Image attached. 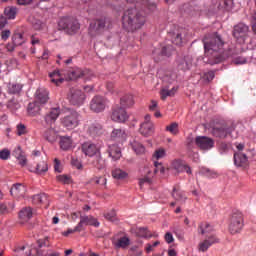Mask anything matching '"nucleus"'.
Segmentation results:
<instances>
[{"instance_id":"1","label":"nucleus","mask_w":256,"mask_h":256,"mask_svg":"<svg viewBox=\"0 0 256 256\" xmlns=\"http://www.w3.org/2000/svg\"><path fill=\"white\" fill-rule=\"evenodd\" d=\"M202 41L204 45V56L207 57V63L210 65H217V63H221L225 59H229V57L235 55L233 49H225L227 42L217 32L205 35Z\"/></svg>"},{"instance_id":"2","label":"nucleus","mask_w":256,"mask_h":256,"mask_svg":"<svg viewBox=\"0 0 256 256\" xmlns=\"http://www.w3.org/2000/svg\"><path fill=\"white\" fill-rule=\"evenodd\" d=\"M145 23H147V18L143 12L135 8L126 10L122 16V27L127 33H137L143 29Z\"/></svg>"},{"instance_id":"3","label":"nucleus","mask_w":256,"mask_h":256,"mask_svg":"<svg viewBox=\"0 0 256 256\" xmlns=\"http://www.w3.org/2000/svg\"><path fill=\"white\" fill-rule=\"evenodd\" d=\"M58 29L64 31L67 35H75L81 29V24L74 18L64 17L58 22Z\"/></svg>"},{"instance_id":"4","label":"nucleus","mask_w":256,"mask_h":256,"mask_svg":"<svg viewBox=\"0 0 256 256\" xmlns=\"http://www.w3.org/2000/svg\"><path fill=\"white\" fill-rule=\"evenodd\" d=\"M107 25V18L101 17L90 22L88 27V34L90 37H97V35H101L103 31H105V27Z\"/></svg>"},{"instance_id":"5","label":"nucleus","mask_w":256,"mask_h":256,"mask_svg":"<svg viewBox=\"0 0 256 256\" xmlns=\"http://www.w3.org/2000/svg\"><path fill=\"white\" fill-rule=\"evenodd\" d=\"M67 99L71 105L81 107L85 103V92L79 88H71Z\"/></svg>"},{"instance_id":"6","label":"nucleus","mask_w":256,"mask_h":256,"mask_svg":"<svg viewBox=\"0 0 256 256\" xmlns=\"http://www.w3.org/2000/svg\"><path fill=\"white\" fill-rule=\"evenodd\" d=\"M61 124L68 130H73L79 126V112L73 110L61 118Z\"/></svg>"},{"instance_id":"7","label":"nucleus","mask_w":256,"mask_h":256,"mask_svg":"<svg viewBox=\"0 0 256 256\" xmlns=\"http://www.w3.org/2000/svg\"><path fill=\"white\" fill-rule=\"evenodd\" d=\"M243 225V214L234 213L230 219L229 232L231 235H237V233H241L243 230Z\"/></svg>"},{"instance_id":"8","label":"nucleus","mask_w":256,"mask_h":256,"mask_svg":"<svg viewBox=\"0 0 256 256\" xmlns=\"http://www.w3.org/2000/svg\"><path fill=\"white\" fill-rule=\"evenodd\" d=\"M193 61L192 55L178 56L176 59L177 69H179V71H190L193 67Z\"/></svg>"},{"instance_id":"9","label":"nucleus","mask_w":256,"mask_h":256,"mask_svg":"<svg viewBox=\"0 0 256 256\" xmlns=\"http://www.w3.org/2000/svg\"><path fill=\"white\" fill-rule=\"evenodd\" d=\"M111 119L115 123H125V121H128L129 119V114H127V110H125V108L117 105L112 109Z\"/></svg>"},{"instance_id":"10","label":"nucleus","mask_w":256,"mask_h":256,"mask_svg":"<svg viewBox=\"0 0 256 256\" xmlns=\"http://www.w3.org/2000/svg\"><path fill=\"white\" fill-rule=\"evenodd\" d=\"M106 106L107 100L103 96L96 95L90 102V109L94 113H101L102 111H105Z\"/></svg>"},{"instance_id":"11","label":"nucleus","mask_w":256,"mask_h":256,"mask_svg":"<svg viewBox=\"0 0 256 256\" xmlns=\"http://www.w3.org/2000/svg\"><path fill=\"white\" fill-rule=\"evenodd\" d=\"M248 33L249 26H247L245 23H238L234 26L233 37L237 39V41H240V43H243L245 41Z\"/></svg>"},{"instance_id":"12","label":"nucleus","mask_w":256,"mask_h":256,"mask_svg":"<svg viewBox=\"0 0 256 256\" xmlns=\"http://www.w3.org/2000/svg\"><path fill=\"white\" fill-rule=\"evenodd\" d=\"M195 143L197 147H199L203 151H209V149H213V147H215V140L207 136L196 137Z\"/></svg>"},{"instance_id":"13","label":"nucleus","mask_w":256,"mask_h":256,"mask_svg":"<svg viewBox=\"0 0 256 256\" xmlns=\"http://www.w3.org/2000/svg\"><path fill=\"white\" fill-rule=\"evenodd\" d=\"M85 225H91L92 227H99L100 223L93 216L80 215V222L77 224V231H84Z\"/></svg>"},{"instance_id":"14","label":"nucleus","mask_w":256,"mask_h":256,"mask_svg":"<svg viewBox=\"0 0 256 256\" xmlns=\"http://www.w3.org/2000/svg\"><path fill=\"white\" fill-rule=\"evenodd\" d=\"M211 134L213 135V137L225 139L227 135H231V128L225 124L216 125L212 127Z\"/></svg>"},{"instance_id":"15","label":"nucleus","mask_w":256,"mask_h":256,"mask_svg":"<svg viewBox=\"0 0 256 256\" xmlns=\"http://www.w3.org/2000/svg\"><path fill=\"white\" fill-rule=\"evenodd\" d=\"M81 149H82V152L88 157H95L98 153H101L97 148V145H95L92 142H84L82 144Z\"/></svg>"},{"instance_id":"16","label":"nucleus","mask_w":256,"mask_h":256,"mask_svg":"<svg viewBox=\"0 0 256 256\" xmlns=\"http://www.w3.org/2000/svg\"><path fill=\"white\" fill-rule=\"evenodd\" d=\"M59 115H61V108H51L50 111L45 115V123L51 127L55 121L59 118Z\"/></svg>"},{"instance_id":"17","label":"nucleus","mask_w":256,"mask_h":256,"mask_svg":"<svg viewBox=\"0 0 256 256\" xmlns=\"http://www.w3.org/2000/svg\"><path fill=\"white\" fill-rule=\"evenodd\" d=\"M59 115H61V108H51L50 111L45 115V123L51 127L55 121L59 118Z\"/></svg>"},{"instance_id":"18","label":"nucleus","mask_w":256,"mask_h":256,"mask_svg":"<svg viewBox=\"0 0 256 256\" xmlns=\"http://www.w3.org/2000/svg\"><path fill=\"white\" fill-rule=\"evenodd\" d=\"M110 137L112 141L124 143V141H127V132L123 128H114L111 132Z\"/></svg>"},{"instance_id":"19","label":"nucleus","mask_w":256,"mask_h":256,"mask_svg":"<svg viewBox=\"0 0 256 256\" xmlns=\"http://www.w3.org/2000/svg\"><path fill=\"white\" fill-rule=\"evenodd\" d=\"M10 193L16 199H23L27 193V187L21 183L14 184L10 190Z\"/></svg>"},{"instance_id":"20","label":"nucleus","mask_w":256,"mask_h":256,"mask_svg":"<svg viewBox=\"0 0 256 256\" xmlns=\"http://www.w3.org/2000/svg\"><path fill=\"white\" fill-rule=\"evenodd\" d=\"M87 75H89V70H81V68H76L67 72L66 79H68V81H75V79H81V77L87 78Z\"/></svg>"},{"instance_id":"21","label":"nucleus","mask_w":256,"mask_h":256,"mask_svg":"<svg viewBox=\"0 0 256 256\" xmlns=\"http://www.w3.org/2000/svg\"><path fill=\"white\" fill-rule=\"evenodd\" d=\"M129 145H130L132 151H134V153H136V155L145 154V146L139 141V138H137V137L132 138L129 141Z\"/></svg>"},{"instance_id":"22","label":"nucleus","mask_w":256,"mask_h":256,"mask_svg":"<svg viewBox=\"0 0 256 256\" xmlns=\"http://www.w3.org/2000/svg\"><path fill=\"white\" fill-rule=\"evenodd\" d=\"M87 133L92 137L103 135V125L99 124V122H93L88 126Z\"/></svg>"},{"instance_id":"23","label":"nucleus","mask_w":256,"mask_h":256,"mask_svg":"<svg viewBox=\"0 0 256 256\" xmlns=\"http://www.w3.org/2000/svg\"><path fill=\"white\" fill-rule=\"evenodd\" d=\"M234 165L236 167H247L249 165V159L244 153L238 152L234 154Z\"/></svg>"},{"instance_id":"24","label":"nucleus","mask_w":256,"mask_h":256,"mask_svg":"<svg viewBox=\"0 0 256 256\" xmlns=\"http://www.w3.org/2000/svg\"><path fill=\"white\" fill-rule=\"evenodd\" d=\"M172 167L173 169H175V171H177V173H184L185 171L186 173H188V175H191V167L185 164V162H183L182 160H175L172 163Z\"/></svg>"},{"instance_id":"25","label":"nucleus","mask_w":256,"mask_h":256,"mask_svg":"<svg viewBox=\"0 0 256 256\" xmlns=\"http://www.w3.org/2000/svg\"><path fill=\"white\" fill-rule=\"evenodd\" d=\"M108 154L113 161H119L121 159V148L116 144H112L108 148Z\"/></svg>"},{"instance_id":"26","label":"nucleus","mask_w":256,"mask_h":256,"mask_svg":"<svg viewBox=\"0 0 256 256\" xmlns=\"http://www.w3.org/2000/svg\"><path fill=\"white\" fill-rule=\"evenodd\" d=\"M133 105H135V100L133 98V95L125 94L120 98V107H122L123 109L133 107Z\"/></svg>"},{"instance_id":"27","label":"nucleus","mask_w":256,"mask_h":256,"mask_svg":"<svg viewBox=\"0 0 256 256\" xmlns=\"http://www.w3.org/2000/svg\"><path fill=\"white\" fill-rule=\"evenodd\" d=\"M36 99L41 103L42 105H45L47 101H49V91L45 88H39L36 91Z\"/></svg>"},{"instance_id":"28","label":"nucleus","mask_w":256,"mask_h":256,"mask_svg":"<svg viewBox=\"0 0 256 256\" xmlns=\"http://www.w3.org/2000/svg\"><path fill=\"white\" fill-rule=\"evenodd\" d=\"M33 217V209L31 207H25L19 212V219L22 223H27Z\"/></svg>"},{"instance_id":"29","label":"nucleus","mask_w":256,"mask_h":256,"mask_svg":"<svg viewBox=\"0 0 256 256\" xmlns=\"http://www.w3.org/2000/svg\"><path fill=\"white\" fill-rule=\"evenodd\" d=\"M7 87L9 95H19L23 91V84L21 83L9 82Z\"/></svg>"},{"instance_id":"30","label":"nucleus","mask_w":256,"mask_h":256,"mask_svg":"<svg viewBox=\"0 0 256 256\" xmlns=\"http://www.w3.org/2000/svg\"><path fill=\"white\" fill-rule=\"evenodd\" d=\"M139 132L144 137H149V135H151V133H153V123H151L149 121H146V122L142 123L140 125Z\"/></svg>"},{"instance_id":"31","label":"nucleus","mask_w":256,"mask_h":256,"mask_svg":"<svg viewBox=\"0 0 256 256\" xmlns=\"http://www.w3.org/2000/svg\"><path fill=\"white\" fill-rule=\"evenodd\" d=\"M210 239H213V241L209 242V240L205 239L203 242L199 244V251L205 252L207 251V249L211 247V245H215V243H219V238H217V236L215 235H211Z\"/></svg>"},{"instance_id":"32","label":"nucleus","mask_w":256,"mask_h":256,"mask_svg":"<svg viewBox=\"0 0 256 256\" xmlns=\"http://www.w3.org/2000/svg\"><path fill=\"white\" fill-rule=\"evenodd\" d=\"M91 165L95 167V169H98V171H101L105 167V160L101 156V152L96 154L93 158Z\"/></svg>"},{"instance_id":"33","label":"nucleus","mask_w":256,"mask_h":256,"mask_svg":"<svg viewBox=\"0 0 256 256\" xmlns=\"http://www.w3.org/2000/svg\"><path fill=\"white\" fill-rule=\"evenodd\" d=\"M71 145H73L71 137L60 136V149L63 151H69V149H71Z\"/></svg>"},{"instance_id":"34","label":"nucleus","mask_w":256,"mask_h":256,"mask_svg":"<svg viewBox=\"0 0 256 256\" xmlns=\"http://www.w3.org/2000/svg\"><path fill=\"white\" fill-rule=\"evenodd\" d=\"M28 115L31 117H35V115H39V111H41V107L39 106V102H31L28 104Z\"/></svg>"},{"instance_id":"35","label":"nucleus","mask_w":256,"mask_h":256,"mask_svg":"<svg viewBox=\"0 0 256 256\" xmlns=\"http://www.w3.org/2000/svg\"><path fill=\"white\" fill-rule=\"evenodd\" d=\"M49 77L51 82L57 86L61 85V83L65 81V79L61 77V72H59V70H55L54 72L50 73Z\"/></svg>"},{"instance_id":"36","label":"nucleus","mask_w":256,"mask_h":256,"mask_svg":"<svg viewBox=\"0 0 256 256\" xmlns=\"http://www.w3.org/2000/svg\"><path fill=\"white\" fill-rule=\"evenodd\" d=\"M130 240L127 237H122L118 239L117 241H113V245L116 249H126V247H129Z\"/></svg>"},{"instance_id":"37","label":"nucleus","mask_w":256,"mask_h":256,"mask_svg":"<svg viewBox=\"0 0 256 256\" xmlns=\"http://www.w3.org/2000/svg\"><path fill=\"white\" fill-rule=\"evenodd\" d=\"M43 137L48 143H55L57 141V132L54 129H48L44 132Z\"/></svg>"},{"instance_id":"38","label":"nucleus","mask_w":256,"mask_h":256,"mask_svg":"<svg viewBox=\"0 0 256 256\" xmlns=\"http://www.w3.org/2000/svg\"><path fill=\"white\" fill-rule=\"evenodd\" d=\"M211 232H213V226H211L207 222L201 223L198 227V233H200L201 235H207L208 233Z\"/></svg>"},{"instance_id":"39","label":"nucleus","mask_w":256,"mask_h":256,"mask_svg":"<svg viewBox=\"0 0 256 256\" xmlns=\"http://www.w3.org/2000/svg\"><path fill=\"white\" fill-rule=\"evenodd\" d=\"M32 203L34 205H43L47 203V195L46 194H37L32 197Z\"/></svg>"},{"instance_id":"40","label":"nucleus","mask_w":256,"mask_h":256,"mask_svg":"<svg viewBox=\"0 0 256 256\" xmlns=\"http://www.w3.org/2000/svg\"><path fill=\"white\" fill-rule=\"evenodd\" d=\"M172 197L173 199H175V201H182V203H185V201H187V197L185 196V194L175 187L172 191Z\"/></svg>"},{"instance_id":"41","label":"nucleus","mask_w":256,"mask_h":256,"mask_svg":"<svg viewBox=\"0 0 256 256\" xmlns=\"http://www.w3.org/2000/svg\"><path fill=\"white\" fill-rule=\"evenodd\" d=\"M129 174H127V172L116 168L115 170L112 171V177L114 179H118V180H123V179H127Z\"/></svg>"},{"instance_id":"42","label":"nucleus","mask_w":256,"mask_h":256,"mask_svg":"<svg viewBox=\"0 0 256 256\" xmlns=\"http://www.w3.org/2000/svg\"><path fill=\"white\" fill-rule=\"evenodd\" d=\"M177 93V88H172L171 90L168 89H162L160 94H161V100L165 101L167 97H173Z\"/></svg>"},{"instance_id":"43","label":"nucleus","mask_w":256,"mask_h":256,"mask_svg":"<svg viewBox=\"0 0 256 256\" xmlns=\"http://www.w3.org/2000/svg\"><path fill=\"white\" fill-rule=\"evenodd\" d=\"M47 171H49V166L47 165V162L42 161L37 164L36 173L38 175H43V173H47Z\"/></svg>"},{"instance_id":"44","label":"nucleus","mask_w":256,"mask_h":256,"mask_svg":"<svg viewBox=\"0 0 256 256\" xmlns=\"http://www.w3.org/2000/svg\"><path fill=\"white\" fill-rule=\"evenodd\" d=\"M12 42L16 47H19V45H23V43H25V38L23 37V34L15 33L12 36Z\"/></svg>"},{"instance_id":"45","label":"nucleus","mask_w":256,"mask_h":256,"mask_svg":"<svg viewBox=\"0 0 256 256\" xmlns=\"http://www.w3.org/2000/svg\"><path fill=\"white\" fill-rule=\"evenodd\" d=\"M4 14L8 19H15L17 15V8L13 6L6 7L4 10Z\"/></svg>"},{"instance_id":"46","label":"nucleus","mask_w":256,"mask_h":256,"mask_svg":"<svg viewBox=\"0 0 256 256\" xmlns=\"http://www.w3.org/2000/svg\"><path fill=\"white\" fill-rule=\"evenodd\" d=\"M166 131L171 133V135H179V123L173 122L170 125L166 126Z\"/></svg>"},{"instance_id":"47","label":"nucleus","mask_w":256,"mask_h":256,"mask_svg":"<svg viewBox=\"0 0 256 256\" xmlns=\"http://www.w3.org/2000/svg\"><path fill=\"white\" fill-rule=\"evenodd\" d=\"M137 235L138 237H142L144 239H149L153 237V234H151V232H149V230L145 227L139 228L137 230Z\"/></svg>"},{"instance_id":"48","label":"nucleus","mask_w":256,"mask_h":256,"mask_svg":"<svg viewBox=\"0 0 256 256\" xmlns=\"http://www.w3.org/2000/svg\"><path fill=\"white\" fill-rule=\"evenodd\" d=\"M104 217L107 219V221H111L112 223H118L119 221V219H117V212H115V210L105 213Z\"/></svg>"},{"instance_id":"49","label":"nucleus","mask_w":256,"mask_h":256,"mask_svg":"<svg viewBox=\"0 0 256 256\" xmlns=\"http://www.w3.org/2000/svg\"><path fill=\"white\" fill-rule=\"evenodd\" d=\"M133 1H136L137 3H143V5H145V7L149 9V11H155V9H157V4H155V2H151L149 0H133Z\"/></svg>"},{"instance_id":"50","label":"nucleus","mask_w":256,"mask_h":256,"mask_svg":"<svg viewBox=\"0 0 256 256\" xmlns=\"http://www.w3.org/2000/svg\"><path fill=\"white\" fill-rule=\"evenodd\" d=\"M16 135L21 137V135H27V126L25 124L20 123L16 126Z\"/></svg>"},{"instance_id":"51","label":"nucleus","mask_w":256,"mask_h":256,"mask_svg":"<svg viewBox=\"0 0 256 256\" xmlns=\"http://www.w3.org/2000/svg\"><path fill=\"white\" fill-rule=\"evenodd\" d=\"M37 245L40 249L43 247H51V243H49V236H46L43 239L37 240Z\"/></svg>"},{"instance_id":"52","label":"nucleus","mask_w":256,"mask_h":256,"mask_svg":"<svg viewBox=\"0 0 256 256\" xmlns=\"http://www.w3.org/2000/svg\"><path fill=\"white\" fill-rule=\"evenodd\" d=\"M172 43L174 45H181V43H183V37H182L181 33H179V32L173 33Z\"/></svg>"},{"instance_id":"53","label":"nucleus","mask_w":256,"mask_h":256,"mask_svg":"<svg viewBox=\"0 0 256 256\" xmlns=\"http://www.w3.org/2000/svg\"><path fill=\"white\" fill-rule=\"evenodd\" d=\"M57 181L60 183H63L64 185H69L71 183V177L67 175H58L57 176Z\"/></svg>"},{"instance_id":"54","label":"nucleus","mask_w":256,"mask_h":256,"mask_svg":"<svg viewBox=\"0 0 256 256\" xmlns=\"http://www.w3.org/2000/svg\"><path fill=\"white\" fill-rule=\"evenodd\" d=\"M172 53H173V47L171 46H164L161 50L162 57H171Z\"/></svg>"},{"instance_id":"55","label":"nucleus","mask_w":256,"mask_h":256,"mask_svg":"<svg viewBox=\"0 0 256 256\" xmlns=\"http://www.w3.org/2000/svg\"><path fill=\"white\" fill-rule=\"evenodd\" d=\"M19 102L15 99V98H12L11 100L8 101L7 103V108L8 109H19Z\"/></svg>"},{"instance_id":"56","label":"nucleus","mask_w":256,"mask_h":256,"mask_svg":"<svg viewBox=\"0 0 256 256\" xmlns=\"http://www.w3.org/2000/svg\"><path fill=\"white\" fill-rule=\"evenodd\" d=\"M9 157H11V151H9V149H3L0 151V159H2V161H7Z\"/></svg>"},{"instance_id":"57","label":"nucleus","mask_w":256,"mask_h":256,"mask_svg":"<svg viewBox=\"0 0 256 256\" xmlns=\"http://www.w3.org/2000/svg\"><path fill=\"white\" fill-rule=\"evenodd\" d=\"M203 79L205 81H207L208 83H210V81H213V79H215V72L209 71V72L204 73Z\"/></svg>"},{"instance_id":"58","label":"nucleus","mask_w":256,"mask_h":256,"mask_svg":"<svg viewBox=\"0 0 256 256\" xmlns=\"http://www.w3.org/2000/svg\"><path fill=\"white\" fill-rule=\"evenodd\" d=\"M218 150L220 153H227V151H229V144H227L226 142H220Z\"/></svg>"},{"instance_id":"59","label":"nucleus","mask_w":256,"mask_h":256,"mask_svg":"<svg viewBox=\"0 0 256 256\" xmlns=\"http://www.w3.org/2000/svg\"><path fill=\"white\" fill-rule=\"evenodd\" d=\"M25 153H23V150L21 149V146H17L13 152L12 155H14V157L16 159H19L22 155H24Z\"/></svg>"},{"instance_id":"60","label":"nucleus","mask_w":256,"mask_h":256,"mask_svg":"<svg viewBox=\"0 0 256 256\" xmlns=\"http://www.w3.org/2000/svg\"><path fill=\"white\" fill-rule=\"evenodd\" d=\"M223 5L226 11H231L233 9L234 2L233 0H223Z\"/></svg>"},{"instance_id":"61","label":"nucleus","mask_w":256,"mask_h":256,"mask_svg":"<svg viewBox=\"0 0 256 256\" xmlns=\"http://www.w3.org/2000/svg\"><path fill=\"white\" fill-rule=\"evenodd\" d=\"M151 185V178L149 176H144L143 178L139 179V185L140 187H143V185Z\"/></svg>"},{"instance_id":"62","label":"nucleus","mask_w":256,"mask_h":256,"mask_svg":"<svg viewBox=\"0 0 256 256\" xmlns=\"http://www.w3.org/2000/svg\"><path fill=\"white\" fill-rule=\"evenodd\" d=\"M233 63L234 65H245V63H247V59L239 56L233 59Z\"/></svg>"},{"instance_id":"63","label":"nucleus","mask_w":256,"mask_h":256,"mask_svg":"<svg viewBox=\"0 0 256 256\" xmlns=\"http://www.w3.org/2000/svg\"><path fill=\"white\" fill-rule=\"evenodd\" d=\"M164 156H165V150L163 149L156 150L154 153V157L156 159H163Z\"/></svg>"},{"instance_id":"64","label":"nucleus","mask_w":256,"mask_h":256,"mask_svg":"<svg viewBox=\"0 0 256 256\" xmlns=\"http://www.w3.org/2000/svg\"><path fill=\"white\" fill-rule=\"evenodd\" d=\"M251 25L253 33L256 34V13L252 16Z\"/></svg>"}]
</instances>
